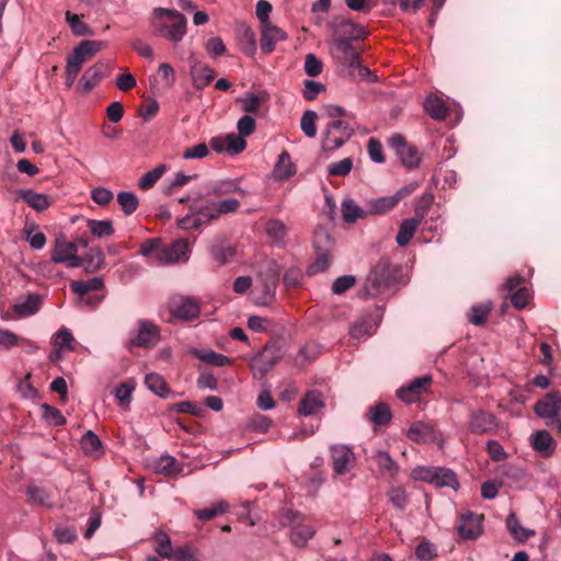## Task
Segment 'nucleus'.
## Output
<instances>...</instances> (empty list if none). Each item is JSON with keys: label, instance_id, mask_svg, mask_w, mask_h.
<instances>
[{"label": "nucleus", "instance_id": "30", "mask_svg": "<svg viewBox=\"0 0 561 561\" xmlns=\"http://www.w3.org/2000/svg\"><path fill=\"white\" fill-rule=\"evenodd\" d=\"M374 461L377 463L379 470L383 474H388L390 478L397 476L399 471L398 463L390 457V455L383 450H377L373 456Z\"/></svg>", "mask_w": 561, "mask_h": 561}, {"label": "nucleus", "instance_id": "36", "mask_svg": "<svg viewBox=\"0 0 561 561\" xmlns=\"http://www.w3.org/2000/svg\"><path fill=\"white\" fill-rule=\"evenodd\" d=\"M391 411L389 407L380 402L368 410V420L376 425H387L391 421Z\"/></svg>", "mask_w": 561, "mask_h": 561}, {"label": "nucleus", "instance_id": "9", "mask_svg": "<svg viewBox=\"0 0 561 561\" xmlns=\"http://www.w3.org/2000/svg\"><path fill=\"white\" fill-rule=\"evenodd\" d=\"M468 427L473 434L491 435L494 434L497 428V420L495 415L490 412L483 410L473 411L470 414Z\"/></svg>", "mask_w": 561, "mask_h": 561}, {"label": "nucleus", "instance_id": "58", "mask_svg": "<svg viewBox=\"0 0 561 561\" xmlns=\"http://www.w3.org/2000/svg\"><path fill=\"white\" fill-rule=\"evenodd\" d=\"M42 410H43V417L49 424L55 425V426L66 424V419L58 409H56L47 403H44L42 405Z\"/></svg>", "mask_w": 561, "mask_h": 561}, {"label": "nucleus", "instance_id": "10", "mask_svg": "<svg viewBox=\"0 0 561 561\" xmlns=\"http://www.w3.org/2000/svg\"><path fill=\"white\" fill-rule=\"evenodd\" d=\"M390 146L400 157L402 163L412 169L416 168L420 163V153L417 149L409 145L404 137L401 135H394L390 138Z\"/></svg>", "mask_w": 561, "mask_h": 561}, {"label": "nucleus", "instance_id": "35", "mask_svg": "<svg viewBox=\"0 0 561 561\" xmlns=\"http://www.w3.org/2000/svg\"><path fill=\"white\" fill-rule=\"evenodd\" d=\"M506 527L511 535L518 541H525L535 535L534 530L520 526L515 513H511L506 518Z\"/></svg>", "mask_w": 561, "mask_h": 561}, {"label": "nucleus", "instance_id": "56", "mask_svg": "<svg viewBox=\"0 0 561 561\" xmlns=\"http://www.w3.org/2000/svg\"><path fill=\"white\" fill-rule=\"evenodd\" d=\"M24 343L30 342L9 330L0 329V348L10 350L13 346L22 345Z\"/></svg>", "mask_w": 561, "mask_h": 561}, {"label": "nucleus", "instance_id": "4", "mask_svg": "<svg viewBox=\"0 0 561 561\" xmlns=\"http://www.w3.org/2000/svg\"><path fill=\"white\" fill-rule=\"evenodd\" d=\"M104 47L105 43L101 41H82L75 47L67 58L65 76L66 84L68 87H71L75 83L79 72L81 71L82 65L91 60Z\"/></svg>", "mask_w": 561, "mask_h": 561}, {"label": "nucleus", "instance_id": "18", "mask_svg": "<svg viewBox=\"0 0 561 561\" xmlns=\"http://www.w3.org/2000/svg\"><path fill=\"white\" fill-rule=\"evenodd\" d=\"M79 245L85 248L88 247V242L83 239L79 240L78 242H70L65 238H57L55 241L54 250L51 252V260L55 263H66V261L69 260L73 253L78 252Z\"/></svg>", "mask_w": 561, "mask_h": 561}, {"label": "nucleus", "instance_id": "51", "mask_svg": "<svg viewBox=\"0 0 561 561\" xmlns=\"http://www.w3.org/2000/svg\"><path fill=\"white\" fill-rule=\"evenodd\" d=\"M88 227L93 236L103 238L114 233L113 225L110 220H88Z\"/></svg>", "mask_w": 561, "mask_h": 561}, {"label": "nucleus", "instance_id": "61", "mask_svg": "<svg viewBox=\"0 0 561 561\" xmlns=\"http://www.w3.org/2000/svg\"><path fill=\"white\" fill-rule=\"evenodd\" d=\"M415 556L421 561H430L433 560L437 553L436 548L433 543L430 541L423 540L416 548H415Z\"/></svg>", "mask_w": 561, "mask_h": 561}, {"label": "nucleus", "instance_id": "62", "mask_svg": "<svg viewBox=\"0 0 561 561\" xmlns=\"http://www.w3.org/2000/svg\"><path fill=\"white\" fill-rule=\"evenodd\" d=\"M322 62L313 54H308L305 59L304 69L309 77H318L322 72Z\"/></svg>", "mask_w": 561, "mask_h": 561}, {"label": "nucleus", "instance_id": "5", "mask_svg": "<svg viewBox=\"0 0 561 561\" xmlns=\"http://www.w3.org/2000/svg\"><path fill=\"white\" fill-rule=\"evenodd\" d=\"M259 282L256 291V304L261 306L270 305L274 298L279 282V267L276 262L268 261L259 272Z\"/></svg>", "mask_w": 561, "mask_h": 561}, {"label": "nucleus", "instance_id": "53", "mask_svg": "<svg viewBox=\"0 0 561 561\" xmlns=\"http://www.w3.org/2000/svg\"><path fill=\"white\" fill-rule=\"evenodd\" d=\"M492 310L491 304H480L471 308V316L469 321L476 325H482L485 323L490 312Z\"/></svg>", "mask_w": 561, "mask_h": 561}, {"label": "nucleus", "instance_id": "1", "mask_svg": "<svg viewBox=\"0 0 561 561\" xmlns=\"http://www.w3.org/2000/svg\"><path fill=\"white\" fill-rule=\"evenodd\" d=\"M186 18L182 13L164 8L154 9L151 20L153 33L174 45L179 44L186 34Z\"/></svg>", "mask_w": 561, "mask_h": 561}, {"label": "nucleus", "instance_id": "42", "mask_svg": "<svg viewBox=\"0 0 561 561\" xmlns=\"http://www.w3.org/2000/svg\"><path fill=\"white\" fill-rule=\"evenodd\" d=\"M145 383L157 396L165 398L170 389L162 376L156 373H150L145 378Z\"/></svg>", "mask_w": 561, "mask_h": 561}, {"label": "nucleus", "instance_id": "23", "mask_svg": "<svg viewBox=\"0 0 561 561\" xmlns=\"http://www.w3.org/2000/svg\"><path fill=\"white\" fill-rule=\"evenodd\" d=\"M533 448L542 457H549L553 454L556 444L548 431H538L531 439Z\"/></svg>", "mask_w": 561, "mask_h": 561}, {"label": "nucleus", "instance_id": "44", "mask_svg": "<svg viewBox=\"0 0 561 561\" xmlns=\"http://www.w3.org/2000/svg\"><path fill=\"white\" fill-rule=\"evenodd\" d=\"M153 540L157 543L156 552L164 559H172L174 550L172 548L170 537L163 531H157L153 535Z\"/></svg>", "mask_w": 561, "mask_h": 561}, {"label": "nucleus", "instance_id": "8", "mask_svg": "<svg viewBox=\"0 0 561 561\" xmlns=\"http://www.w3.org/2000/svg\"><path fill=\"white\" fill-rule=\"evenodd\" d=\"M416 478L436 484L437 486L456 488L458 481L456 474L446 468H422L416 471Z\"/></svg>", "mask_w": 561, "mask_h": 561}, {"label": "nucleus", "instance_id": "22", "mask_svg": "<svg viewBox=\"0 0 561 561\" xmlns=\"http://www.w3.org/2000/svg\"><path fill=\"white\" fill-rule=\"evenodd\" d=\"M191 76L194 87L202 90L215 79L216 72L207 65L195 64L191 68Z\"/></svg>", "mask_w": 561, "mask_h": 561}, {"label": "nucleus", "instance_id": "28", "mask_svg": "<svg viewBox=\"0 0 561 561\" xmlns=\"http://www.w3.org/2000/svg\"><path fill=\"white\" fill-rule=\"evenodd\" d=\"M152 469L154 472L163 474L165 477H175L180 473L181 469L178 466L175 458L165 455L161 456L152 462Z\"/></svg>", "mask_w": 561, "mask_h": 561}, {"label": "nucleus", "instance_id": "13", "mask_svg": "<svg viewBox=\"0 0 561 561\" xmlns=\"http://www.w3.org/2000/svg\"><path fill=\"white\" fill-rule=\"evenodd\" d=\"M322 239L330 242V236L325 231H321L316 234L313 244L317 250V259L308 266L307 274L309 276L327 271L331 264V255L329 251L327 249L321 250L320 248Z\"/></svg>", "mask_w": 561, "mask_h": 561}, {"label": "nucleus", "instance_id": "29", "mask_svg": "<svg viewBox=\"0 0 561 561\" xmlns=\"http://www.w3.org/2000/svg\"><path fill=\"white\" fill-rule=\"evenodd\" d=\"M421 222L416 219L408 218L404 219L400 227L396 237V241L400 247H407L412 240L415 231L417 230Z\"/></svg>", "mask_w": 561, "mask_h": 561}, {"label": "nucleus", "instance_id": "41", "mask_svg": "<svg viewBox=\"0 0 561 561\" xmlns=\"http://www.w3.org/2000/svg\"><path fill=\"white\" fill-rule=\"evenodd\" d=\"M193 354L195 357H197L202 362L209 364V365L218 366V367H224V366L230 364V362H231V359L229 357H227L226 355L216 353L214 351L194 350Z\"/></svg>", "mask_w": 561, "mask_h": 561}, {"label": "nucleus", "instance_id": "60", "mask_svg": "<svg viewBox=\"0 0 561 561\" xmlns=\"http://www.w3.org/2000/svg\"><path fill=\"white\" fill-rule=\"evenodd\" d=\"M353 168L352 158H344L341 161L333 162L328 167L329 175L332 176H345L347 175Z\"/></svg>", "mask_w": 561, "mask_h": 561}, {"label": "nucleus", "instance_id": "57", "mask_svg": "<svg viewBox=\"0 0 561 561\" xmlns=\"http://www.w3.org/2000/svg\"><path fill=\"white\" fill-rule=\"evenodd\" d=\"M265 230L276 242L283 241L286 236V226L278 219L268 220Z\"/></svg>", "mask_w": 561, "mask_h": 561}, {"label": "nucleus", "instance_id": "15", "mask_svg": "<svg viewBox=\"0 0 561 561\" xmlns=\"http://www.w3.org/2000/svg\"><path fill=\"white\" fill-rule=\"evenodd\" d=\"M432 382V378L430 376H422L415 378L408 386L401 387L397 391V396L400 400L411 403L420 399V397L427 392L428 387Z\"/></svg>", "mask_w": 561, "mask_h": 561}, {"label": "nucleus", "instance_id": "2", "mask_svg": "<svg viewBox=\"0 0 561 561\" xmlns=\"http://www.w3.org/2000/svg\"><path fill=\"white\" fill-rule=\"evenodd\" d=\"M330 53L336 64L345 68L350 76L366 79L371 76L370 70L360 62L358 48L345 37H335L330 44Z\"/></svg>", "mask_w": 561, "mask_h": 561}, {"label": "nucleus", "instance_id": "27", "mask_svg": "<svg viewBox=\"0 0 561 561\" xmlns=\"http://www.w3.org/2000/svg\"><path fill=\"white\" fill-rule=\"evenodd\" d=\"M19 196L37 211L47 209L51 204L47 195L36 193L32 190H22L19 192Z\"/></svg>", "mask_w": 561, "mask_h": 561}, {"label": "nucleus", "instance_id": "19", "mask_svg": "<svg viewBox=\"0 0 561 561\" xmlns=\"http://www.w3.org/2000/svg\"><path fill=\"white\" fill-rule=\"evenodd\" d=\"M403 198V191H398L392 196H383L367 202L368 215H385L392 210Z\"/></svg>", "mask_w": 561, "mask_h": 561}, {"label": "nucleus", "instance_id": "32", "mask_svg": "<svg viewBox=\"0 0 561 561\" xmlns=\"http://www.w3.org/2000/svg\"><path fill=\"white\" fill-rule=\"evenodd\" d=\"M106 67L102 64H96L88 68L80 79V83L85 91L92 90L100 79L104 76Z\"/></svg>", "mask_w": 561, "mask_h": 561}, {"label": "nucleus", "instance_id": "11", "mask_svg": "<svg viewBox=\"0 0 561 561\" xmlns=\"http://www.w3.org/2000/svg\"><path fill=\"white\" fill-rule=\"evenodd\" d=\"M190 243L186 239H178L170 245L162 248L158 253L160 263L169 264L188 259Z\"/></svg>", "mask_w": 561, "mask_h": 561}, {"label": "nucleus", "instance_id": "49", "mask_svg": "<svg viewBox=\"0 0 561 561\" xmlns=\"http://www.w3.org/2000/svg\"><path fill=\"white\" fill-rule=\"evenodd\" d=\"M374 333L373 325L369 318H362L356 321L350 330V334L353 339H366Z\"/></svg>", "mask_w": 561, "mask_h": 561}, {"label": "nucleus", "instance_id": "26", "mask_svg": "<svg viewBox=\"0 0 561 561\" xmlns=\"http://www.w3.org/2000/svg\"><path fill=\"white\" fill-rule=\"evenodd\" d=\"M323 408L319 391H309L300 401L299 413L308 416L318 413Z\"/></svg>", "mask_w": 561, "mask_h": 561}, {"label": "nucleus", "instance_id": "6", "mask_svg": "<svg viewBox=\"0 0 561 561\" xmlns=\"http://www.w3.org/2000/svg\"><path fill=\"white\" fill-rule=\"evenodd\" d=\"M354 127L345 119H334L328 124L322 139V149L332 151L342 147L353 135Z\"/></svg>", "mask_w": 561, "mask_h": 561}, {"label": "nucleus", "instance_id": "55", "mask_svg": "<svg viewBox=\"0 0 561 561\" xmlns=\"http://www.w3.org/2000/svg\"><path fill=\"white\" fill-rule=\"evenodd\" d=\"M341 33L342 35L339 37L348 38L352 43L354 39L364 38L366 35V32L362 26L356 25L351 21H346L341 24Z\"/></svg>", "mask_w": 561, "mask_h": 561}, {"label": "nucleus", "instance_id": "34", "mask_svg": "<svg viewBox=\"0 0 561 561\" xmlns=\"http://www.w3.org/2000/svg\"><path fill=\"white\" fill-rule=\"evenodd\" d=\"M295 173V168L290 156L287 151H283L278 156V161L274 168V178L279 181L289 179Z\"/></svg>", "mask_w": 561, "mask_h": 561}, {"label": "nucleus", "instance_id": "45", "mask_svg": "<svg viewBox=\"0 0 561 561\" xmlns=\"http://www.w3.org/2000/svg\"><path fill=\"white\" fill-rule=\"evenodd\" d=\"M228 504L224 501L216 502L210 507L195 510L194 515L203 522L210 520L219 515L226 513Z\"/></svg>", "mask_w": 561, "mask_h": 561}, {"label": "nucleus", "instance_id": "14", "mask_svg": "<svg viewBox=\"0 0 561 561\" xmlns=\"http://www.w3.org/2000/svg\"><path fill=\"white\" fill-rule=\"evenodd\" d=\"M170 309L176 318L185 321L196 319L201 312L199 304L191 297L173 299L171 301Z\"/></svg>", "mask_w": 561, "mask_h": 561}, {"label": "nucleus", "instance_id": "25", "mask_svg": "<svg viewBox=\"0 0 561 561\" xmlns=\"http://www.w3.org/2000/svg\"><path fill=\"white\" fill-rule=\"evenodd\" d=\"M434 436V426L433 424L427 422H415L410 426L408 431V437L416 443H425L427 440L433 439Z\"/></svg>", "mask_w": 561, "mask_h": 561}, {"label": "nucleus", "instance_id": "7", "mask_svg": "<svg viewBox=\"0 0 561 561\" xmlns=\"http://www.w3.org/2000/svg\"><path fill=\"white\" fill-rule=\"evenodd\" d=\"M561 409V396L553 391L545 396V398L538 401L535 405V412L541 416L549 419V425L556 424L561 430V422L557 419Z\"/></svg>", "mask_w": 561, "mask_h": 561}, {"label": "nucleus", "instance_id": "46", "mask_svg": "<svg viewBox=\"0 0 561 561\" xmlns=\"http://www.w3.org/2000/svg\"><path fill=\"white\" fill-rule=\"evenodd\" d=\"M66 20L72 31V33L76 36H85V35H93V31L91 27L85 24L81 16L78 14H73L70 11L66 12Z\"/></svg>", "mask_w": 561, "mask_h": 561}, {"label": "nucleus", "instance_id": "21", "mask_svg": "<svg viewBox=\"0 0 561 561\" xmlns=\"http://www.w3.org/2000/svg\"><path fill=\"white\" fill-rule=\"evenodd\" d=\"M210 253L214 260L224 265L236 254V250L224 237H216L211 242Z\"/></svg>", "mask_w": 561, "mask_h": 561}, {"label": "nucleus", "instance_id": "20", "mask_svg": "<svg viewBox=\"0 0 561 561\" xmlns=\"http://www.w3.org/2000/svg\"><path fill=\"white\" fill-rule=\"evenodd\" d=\"M285 38L286 33L282 28L272 23L264 24L262 25L261 50L264 54H271L275 49L276 43Z\"/></svg>", "mask_w": 561, "mask_h": 561}, {"label": "nucleus", "instance_id": "37", "mask_svg": "<svg viewBox=\"0 0 561 561\" xmlns=\"http://www.w3.org/2000/svg\"><path fill=\"white\" fill-rule=\"evenodd\" d=\"M41 301V296L37 294H30L24 301L14 305V311L20 317L32 316L39 309Z\"/></svg>", "mask_w": 561, "mask_h": 561}, {"label": "nucleus", "instance_id": "64", "mask_svg": "<svg viewBox=\"0 0 561 561\" xmlns=\"http://www.w3.org/2000/svg\"><path fill=\"white\" fill-rule=\"evenodd\" d=\"M324 90V84L312 80H306L302 95L307 101H312L318 96L319 93L323 92Z\"/></svg>", "mask_w": 561, "mask_h": 561}, {"label": "nucleus", "instance_id": "52", "mask_svg": "<svg viewBox=\"0 0 561 561\" xmlns=\"http://www.w3.org/2000/svg\"><path fill=\"white\" fill-rule=\"evenodd\" d=\"M317 113L311 110L306 111L301 116L300 128L304 131V134L309 138H313L317 135Z\"/></svg>", "mask_w": 561, "mask_h": 561}, {"label": "nucleus", "instance_id": "38", "mask_svg": "<svg viewBox=\"0 0 561 561\" xmlns=\"http://www.w3.org/2000/svg\"><path fill=\"white\" fill-rule=\"evenodd\" d=\"M316 530L309 525H297L290 534V541L296 547H305L307 542L314 536Z\"/></svg>", "mask_w": 561, "mask_h": 561}, {"label": "nucleus", "instance_id": "63", "mask_svg": "<svg viewBox=\"0 0 561 561\" xmlns=\"http://www.w3.org/2000/svg\"><path fill=\"white\" fill-rule=\"evenodd\" d=\"M247 141L244 137L236 134L227 135V152L237 154L245 149Z\"/></svg>", "mask_w": 561, "mask_h": 561}, {"label": "nucleus", "instance_id": "17", "mask_svg": "<svg viewBox=\"0 0 561 561\" xmlns=\"http://www.w3.org/2000/svg\"><path fill=\"white\" fill-rule=\"evenodd\" d=\"M159 341V330L156 324L150 321H139L138 333L130 340V344L140 347H152Z\"/></svg>", "mask_w": 561, "mask_h": 561}, {"label": "nucleus", "instance_id": "43", "mask_svg": "<svg viewBox=\"0 0 561 561\" xmlns=\"http://www.w3.org/2000/svg\"><path fill=\"white\" fill-rule=\"evenodd\" d=\"M240 207V202L236 198H228L215 205L211 213L207 214L208 220H217L220 215L236 213Z\"/></svg>", "mask_w": 561, "mask_h": 561}, {"label": "nucleus", "instance_id": "3", "mask_svg": "<svg viewBox=\"0 0 561 561\" xmlns=\"http://www.w3.org/2000/svg\"><path fill=\"white\" fill-rule=\"evenodd\" d=\"M397 278V270L392 267L389 260L381 257L370 270L364 284V295L377 297L390 289Z\"/></svg>", "mask_w": 561, "mask_h": 561}, {"label": "nucleus", "instance_id": "16", "mask_svg": "<svg viewBox=\"0 0 561 561\" xmlns=\"http://www.w3.org/2000/svg\"><path fill=\"white\" fill-rule=\"evenodd\" d=\"M482 515L471 512L462 514L456 526L459 536L463 539L472 540L481 534Z\"/></svg>", "mask_w": 561, "mask_h": 561}, {"label": "nucleus", "instance_id": "50", "mask_svg": "<svg viewBox=\"0 0 561 561\" xmlns=\"http://www.w3.org/2000/svg\"><path fill=\"white\" fill-rule=\"evenodd\" d=\"M167 168L164 164H160L157 168H154L151 171H148L145 173L140 181H139V187L144 191L151 188L164 174Z\"/></svg>", "mask_w": 561, "mask_h": 561}, {"label": "nucleus", "instance_id": "12", "mask_svg": "<svg viewBox=\"0 0 561 561\" xmlns=\"http://www.w3.org/2000/svg\"><path fill=\"white\" fill-rule=\"evenodd\" d=\"M333 469L337 474H345L352 468L355 456L345 445H334L330 448Z\"/></svg>", "mask_w": 561, "mask_h": 561}, {"label": "nucleus", "instance_id": "39", "mask_svg": "<svg viewBox=\"0 0 561 561\" xmlns=\"http://www.w3.org/2000/svg\"><path fill=\"white\" fill-rule=\"evenodd\" d=\"M209 193L216 197H221L234 193H239L242 196L245 195L244 191L239 186V182L237 180L215 183L210 186Z\"/></svg>", "mask_w": 561, "mask_h": 561}, {"label": "nucleus", "instance_id": "54", "mask_svg": "<svg viewBox=\"0 0 561 561\" xmlns=\"http://www.w3.org/2000/svg\"><path fill=\"white\" fill-rule=\"evenodd\" d=\"M434 202V196L431 193H424L421 198L417 201L414 207V217L419 222H422L424 217L426 216L430 207Z\"/></svg>", "mask_w": 561, "mask_h": 561}, {"label": "nucleus", "instance_id": "40", "mask_svg": "<svg viewBox=\"0 0 561 561\" xmlns=\"http://www.w3.org/2000/svg\"><path fill=\"white\" fill-rule=\"evenodd\" d=\"M105 256L100 248L90 249L84 255L85 271L95 273L104 265Z\"/></svg>", "mask_w": 561, "mask_h": 561}, {"label": "nucleus", "instance_id": "24", "mask_svg": "<svg viewBox=\"0 0 561 561\" xmlns=\"http://www.w3.org/2000/svg\"><path fill=\"white\" fill-rule=\"evenodd\" d=\"M70 289L79 297H84L91 291H99L104 289V280L102 277H93L87 280H72L70 283Z\"/></svg>", "mask_w": 561, "mask_h": 561}, {"label": "nucleus", "instance_id": "48", "mask_svg": "<svg viewBox=\"0 0 561 561\" xmlns=\"http://www.w3.org/2000/svg\"><path fill=\"white\" fill-rule=\"evenodd\" d=\"M117 203L126 216L134 214L139 205L137 196L131 192H119L117 194Z\"/></svg>", "mask_w": 561, "mask_h": 561}, {"label": "nucleus", "instance_id": "47", "mask_svg": "<svg viewBox=\"0 0 561 561\" xmlns=\"http://www.w3.org/2000/svg\"><path fill=\"white\" fill-rule=\"evenodd\" d=\"M26 493L30 502L45 507L53 506L51 496L45 489L33 485L27 488Z\"/></svg>", "mask_w": 561, "mask_h": 561}, {"label": "nucleus", "instance_id": "33", "mask_svg": "<svg viewBox=\"0 0 561 561\" xmlns=\"http://www.w3.org/2000/svg\"><path fill=\"white\" fill-rule=\"evenodd\" d=\"M424 110L436 121L445 119L448 113L445 102L438 96H428L424 102Z\"/></svg>", "mask_w": 561, "mask_h": 561}, {"label": "nucleus", "instance_id": "31", "mask_svg": "<svg viewBox=\"0 0 561 561\" xmlns=\"http://www.w3.org/2000/svg\"><path fill=\"white\" fill-rule=\"evenodd\" d=\"M342 216L345 222L354 224L357 219L366 218L368 209H363L353 199H344L342 202Z\"/></svg>", "mask_w": 561, "mask_h": 561}, {"label": "nucleus", "instance_id": "59", "mask_svg": "<svg viewBox=\"0 0 561 561\" xmlns=\"http://www.w3.org/2000/svg\"><path fill=\"white\" fill-rule=\"evenodd\" d=\"M81 446L85 454H94L102 447V443L96 434L92 431H88L81 439Z\"/></svg>", "mask_w": 561, "mask_h": 561}]
</instances>
